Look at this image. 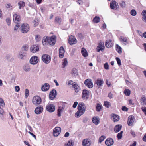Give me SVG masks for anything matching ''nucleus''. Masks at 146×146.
<instances>
[{"mask_svg":"<svg viewBox=\"0 0 146 146\" xmlns=\"http://www.w3.org/2000/svg\"><path fill=\"white\" fill-rule=\"evenodd\" d=\"M42 61L45 64H49L51 61V58L50 56L47 54H44L42 56Z\"/></svg>","mask_w":146,"mask_h":146,"instance_id":"nucleus-1","label":"nucleus"},{"mask_svg":"<svg viewBox=\"0 0 146 146\" xmlns=\"http://www.w3.org/2000/svg\"><path fill=\"white\" fill-rule=\"evenodd\" d=\"M64 110V103L63 102H60L58 104V115L59 116L61 115L62 113Z\"/></svg>","mask_w":146,"mask_h":146,"instance_id":"nucleus-2","label":"nucleus"},{"mask_svg":"<svg viewBox=\"0 0 146 146\" xmlns=\"http://www.w3.org/2000/svg\"><path fill=\"white\" fill-rule=\"evenodd\" d=\"M21 31L23 33H27L29 30V27L28 24L24 23L22 25L21 27Z\"/></svg>","mask_w":146,"mask_h":146,"instance_id":"nucleus-3","label":"nucleus"},{"mask_svg":"<svg viewBox=\"0 0 146 146\" xmlns=\"http://www.w3.org/2000/svg\"><path fill=\"white\" fill-rule=\"evenodd\" d=\"M41 102V98L38 96H35L33 97V98L32 102L35 105H38L40 104Z\"/></svg>","mask_w":146,"mask_h":146,"instance_id":"nucleus-4","label":"nucleus"},{"mask_svg":"<svg viewBox=\"0 0 146 146\" xmlns=\"http://www.w3.org/2000/svg\"><path fill=\"white\" fill-rule=\"evenodd\" d=\"M46 110L49 112H53L55 110L54 106L51 104H48L46 105Z\"/></svg>","mask_w":146,"mask_h":146,"instance_id":"nucleus-5","label":"nucleus"},{"mask_svg":"<svg viewBox=\"0 0 146 146\" xmlns=\"http://www.w3.org/2000/svg\"><path fill=\"white\" fill-rule=\"evenodd\" d=\"M30 50L32 53H36L39 50V46L37 45H32L30 48Z\"/></svg>","mask_w":146,"mask_h":146,"instance_id":"nucleus-6","label":"nucleus"},{"mask_svg":"<svg viewBox=\"0 0 146 146\" xmlns=\"http://www.w3.org/2000/svg\"><path fill=\"white\" fill-rule=\"evenodd\" d=\"M77 42V40L74 36L71 35L69 37L68 43L71 45L75 44Z\"/></svg>","mask_w":146,"mask_h":146,"instance_id":"nucleus-7","label":"nucleus"},{"mask_svg":"<svg viewBox=\"0 0 146 146\" xmlns=\"http://www.w3.org/2000/svg\"><path fill=\"white\" fill-rule=\"evenodd\" d=\"M110 7L112 9L116 10L119 8L118 3L115 0H113L110 2Z\"/></svg>","mask_w":146,"mask_h":146,"instance_id":"nucleus-8","label":"nucleus"},{"mask_svg":"<svg viewBox=\"0 0 146 146\" xmlns=\"http://www.w3.org/2000/svg\"><path fill=\"white\" fill-rule=\"evenodd\" d=\"M61 132V129L59 127H56L54 128L53 131V135L55 137H58L60 134Z\"/></svg>","mask_w":146,"mask_h":146,"instance_id":"nucleus-9","label":"nucleus"},{"mask_svg":"<svg viewBox=\"0 0 146 146\" xmlns=\"http://www.w3.org/2000/svg\"><path fill=\"white\" fill-rule=\"evenodd\" d=\"M38 61V58L37 56H33L30 60V63L31 64H36Z\"/></svg>","mask_w":146,"mask_h":146,"instance_id":"nucleus-10","label":"nucleus"},{"mask_svg":"<svg viewBox=\"0 0 146 146\" xmlns=\"http://www.w3.org/2000/svg\"><path fill=\"white\" fill-rule=\"evenodd\" d=\"M56 41V37L55 36H52L49 38L48 40V44L50 45H54Z\"/></svg>","mask_w":146,"mask_h":146,"instance_id":"nucleus-11","label":"nucleus"},{"mask_svg":"<svg viewBox=\"0 0 146 146\" xmlns=\"http://www.w3.org/2000/svg\"><path fill=\"white\" fill-rule=\"evenodd\" d=\"M85 85L89 88H91L93 87V85L92 80L89 79H86L84 82Z\"/></svg>","mask_w":146,"mask_h":146,"instance_id":"nucleus-12","label":"nucleus"},{"mask_svg":"<svg viewBox=\"0 0 146 146\" xmlns=\"http://www.w3.org/2000/svg\"><path fill=\"white\" fill-rule=\"evenodd\" d=\"M134 120L135 118L134 116L133 115L129 116L128 117L127 121V124L129 126H133Z\"/></svg>","mask_w":146,"mask_h":146,"instance_id":"nucleus-13","label":"nucleus"},{"mask_svg":"<svg viewBox=\"0 0 146 146\" xmlns=\"http://www.w3.org/2000/svg\"><path fill=\"white\" fill-rule=\"evenodd\" d=\"M43 111V106L41 105H40L36 108L35 110V112L36 114H39L41 113Z\"/></svg>","mask_w":146,"mask_h":146,"instance_id":"nucleus-14","label":"nucleus"},{"mask_svg":"<svg viewBox=\"0 0 146 146\" xmlns=\"http://www.w3.org/2000/svg\"><path fill=\"white\" fill-rule=\"evenodd\" d=\"M57 95L56 90L55 89H53L49 94V98L51 100L54 99Z\"/></svg>","mask_w":146,"mask_h":146,"instance_id":"nucleus-15","label":"nucleus"},{"mask_svg":"<svg viewBox=\"0 0 146 146\" xmlns=\"http://www.w3.org/2000/svg\"><path fill=\"white\" fill-rule=\"evenodd\" d=\"M114 141L113 139L111 138H107L105 141L106 145L108 146H110L113 144Z\"/></svg>","mask_w":146,"mask_h":146,"instance_id":"nucleus-16","label":"nucleus"},{"mask_svg":"<svg viewBox=\"0 0 146 146\" xmlns=\"http://www.w3.org/2000/svg\"><path fill=\"white\" fill-rule=\"evenodd\" d=\"M77 109L78 111L75 113V115L76 117L78 118L82 115L85 113V111L84 110H81L79 108H77Z\"/></svg>","mask_w":146,"mask_h":146,"instance_id":"nucleus-17","label":"nucleus"},{"mask_svg":"<svg viewBox=\"0 0 146 146\" xmlns=\"http://www.w3.org/2000/svg\"><path fill=\"white\" fill-rule=\"evenodd\" d=\"M89 93L88 91L85 90H83L82 93V98L84 99H88Z\"/></svg>","mask_w":146,"mask_h":146,"instance_id":"nucleus-18","label":"nucleus"},{"mask_svg":"<svg viewBox=\"0 0 146 146\" xmlns=\"http://www.w3.org/2000/svg\"><path fill=\"white\" fill-rule=\"evenodd\" d=\"M13 20L15 23H19L20 21V17L19 15L15 13L13 15Z\"/></svg>","mask_w":146,"mask_h":146,"instance_id":"nucleus-19","label":"nucleus"},{"mask_svg":"<svg viewBox=\"0 0 146 146\" xmlns=\"http://www.w3.org/2000/svg\"><path fill=\"white\" fill-rule=\"evenodd\" d=\"M105 48L104 45V43L103 42H100L99 43L98 46H97V51L98 52H99L100 50L102 51L104 50Z\"/></svg>","mask_w":146,"mask_h":146,"instance_id":"nucleus-20","label":"nucleus"},{"mask_svg":"<svg viewBox=\"0 0 146 146\" xmlns=\"http://www.w3.org/2000/svg\"><path fill=\"white\" fill-rule=\"evenodd\" d=\"M5 103L3 100L2 99H0V113L3 114V108L5 106Z\"/></svg>","mask_w":146,"mask_h":146,"instance_id":"nucleus-21","label":"nucleus"},{"mask_svg":"<svg viewBox=\"0 0 146 146\" xmlns=\"http://www.w3.org/2000/svg\"><path fill=\"white\" fill-rule=\"evenodd\" d=\"M59 56L60 58H63L64 56V48L62 46L59 50Z\"/></svg>","mask_w":146,"mask_h":146,"instance_id":"nucleus-22","label":"nucleus"},{"mask_svg":"<svg viewBox=\"0 0 146 146\" xmlns=\"http://www.w3.org/2000/svg\"><path fill=\"white\" fill-rule=\"evenodd\" d=\"M50 85L48 83H46L44 84L42 86L41 89L43 91H48L49 89Z\"/></svg>","mask_w":146,"mask_h":146,"instance_id":"nucleus-23","label":"nucleus"},{"mask_svg":"<svg viewBox=\"0 0 146 146\" xmlns=\"http://www.w3.org/2000/svg\"><path fill=\"white\" fill-rule=\"evenodd\" d=\"M96 84L99 88H100L102 86V84L104 83V81L102 79L98 78L96 81Z\"/></svg>","mask_w":146,"mask_h":146,"instance_id":"nucleus-24","label":"nucleus"},{"mask_svg":"<svg viewBox=\"0 0 146 146\" xmlns=\"http://www.w3.org/2000/svg\"><path fill=\"white\" fill-rule=\"evenodd\" d=\"M77 108L80 109L82 110H84L85 111L86 110V107L85 104L83 102H81L79 103L78 106Z\"/></svg>","mask_w":146,"mask_h":146,"instance_id":"nucleus-25","label":"nucleus"},{"mask_svg":"<svg viewBox=\"0 0 146 146\" xmlns=\"http://www.w3.org/2000/svg\"><path fill=\"white\" fill-rule=\"evenodd\" d=\"M105 45L106 47L110 48L113 46V44L111 41L110 40H107L105 43Z\"/></svg>","mask_w":146,"mask_h":146,"instance_id":"nucleus-26","label":"nucleus"},{"mask_svg":"<svg viewBox=\"0 0 146 146\" xmlns=\"http://www.w3.org/2000/svg\"><path fill=\"white\" fill-rule=\"evenodd\" d=\"M30 66L29 64H25L23 67V70L26 72L29 71L31 69Z\"/></svg>","mask_w":146,"mask_h":146,"instance_id":"nucleus-27","label":"nucleus"},{"mask_svg":"<svg viewBox=\"0 0 146 146\" xmlns=\"http://www.w3.org/2000/svg\"><path fill=\"white\" fill-rule=\"evenodd\" d=\"M100 118L98 117H94L92 118L93 122L95 125H98L100 122Z\"/></svg>","mask_w":146,"mask_h":146,"instance_id":"nucleus-28","label":"nucleus"},{"mask_svg":"<svg viewBox=\"0 0 146 146\" xmlns=\"http://www.w3.org/2000/svg\"><path fill=\"white\" fill-rule=\"evenodd\" d=\"M91 143L88 139H84L82 142V145L83 146H90Z\"/></svg>","mask_w":146,"mask_h":146,"instance_id":"nucleus-29","label":"nucleus"},{"mask_svg":"<svg viewBox=\"0 0 146 146\" xmlns=\"http://www.w3.org/2000/svg\"><path fill=\"white\" fill-rule=\"evenodd\" d=\"M111 116L114 122L118 121L119 119V116L116 114H111Z\"/></svg>","mask_w":146,"mask_h":146,"instance_id":"nucleus-30","label":"nucleus"},{"mask_svg":"<svg viewBox=\"0 0 146 146\" xmlns=\"http://www.w3.org/2000/svg\"><path fill=\"white\" fill-rule=\"evenodd\" d=\"M72 87L74 88L75 92L76 93L78 92L80 90L79 86L76 83L72 85Z\"/></svg>","mask_w":146,"mask_h":146,"instance_id":"nucleus-31","label":"nucleus"},{"mask_svg":"<svg viewBox=\"0 0 146 146\" xmlns=\"http://www.w3.org/2000/svg\"><path fill=\"white\" fill-rule=\"evenodd\" d=\"M81 53L83 56L84 57H86L88 55V54L86 49L84 48H82Z\"/></svg>","mask_w":146,"mask_h":146,"instance_id":"nucleus-32","label":"nucleus"},{"mask_svg":"<svg viewBox=\"0 0 146 146\" xmlns=\"http://www.w3.org/2000/svg\"><path fill=\"white\" fill-rule=\"evenodd\" d=\"M142 20L145 22L146 23V10H144L142 12Z\"/></svg>","mask_w":146,"mask_h":146,"instance_id":"nucleus-33","label":"nucleus"},{"mask_svg":"<svg viewBox=\"0 0 146 146\" xmlns=\"http://www.w3.org/2000/svg\"><path fill=\"white\" fill-rule=\"evenodd\" d=\"M48 37H44L42 40V43L43 45H46L48 44Z\"/></svg>","mask_w":146,"mask_h":146,"instance_id":"nucleus-34","label":"nucleus"},{"mask_svg":"<svg viewBox=\"0 0 146 146\" xmlns=\"http://www.w3.org/2000/svg\"><path fill=\"white\" fill-rule=\"evenodd\" d=\"M122 127L121 125H116L114 129V131L116 133L119 132L121 130Z\"/></svg>","mask_w":146,"mask_h":146,"instance_id":"nucleus-35","label":"nucleus"},{"mask_svg":"<svg viewBox=\"0 0 146 146\" xmlns=\"http://www.w3.org/2000/svg\"><path fill=\"white\" fill-rule=\"evenodd\" d=\"M18 5L19 6V9L23 8L25 6V3L22 1H20L18 3Z\"/></svg>","mask_w":146,"mask_h":146,"instance_id":"nucleus-36","label":"nucleus"},{"mask_svg":"<svg viewBox=\"0 0 146 146\" xmlns=\"http://www.w3.org/2000/svg\"><path fill=\"white\" fill-rule=\"evenodd\" d=\"M141 104L142 105H146V98L145 97H142L140 100Z\"/></svg>","mask_w":146,"mask_h":146,"instance_id":"nucleus-37","label":"nucleus"},{"mask_svg":"<svg viewBox=\"0 0 146 146\" xmlns=\"http://www.w3.org/2000/svg\"><path fill=\"white\" fill-rule=\"evenodd\" d=\"M72 74L73 76H76L78 74V73L77 69L74 68L72 69Z\"/></svg>","mask_w":146,"mask_h":146,"instance_id":"nucleus-38","label":"nucleus"},{"mask_svg":"<svg viewBox=\"0 0 146 146\" xmlns=\"http://www.w3.org/2000/svg\"><path fill=\"white\" fill-rule=\"evenodd\" d=\"M100 19L99 17L96 16L94 18L92 21L94 23H97L100 22Z\"/></svg>","mask_w":146,"mask_h":146,"instance_id":"nucleus-39","label":"nucleus"},{"mask_svg":"<svg viewBox=\"0 0 146 146\" xmlns=\"http://www.w3.org/2000/svg\"><path fill=\"white\" fill-rule=\"evenodd\" d=\"M74 142L72 140H70L66 144L64 145V146H73Z\"/></svg>","mask_w":146,"mask_h":146,"instance_id":"nucleus-40","label":"nucleus"},{"mask_svg":"<svg viewBox=\"0 0 146 146\" xmlns=\"http://www.w3.org/2000/svg\"><path fill=\"white\" fill-rule=\"evenodd\" d=\"M106 137L105 136L102 135L98 139V143H101L106 138Z\"/></svg>","mask_w":146,"mask_h":146,"instance_id":"nucleus-41","label":"nucleus"},{"mask_svg":"<svg viewBox=\"0 0 146 146\" xmlns=\"http://www.w3.org/2000/svg\"><path fill=\"white\" fill-rule=\"evenodd\" d=\"M116 50L119 53H122V48L118 44H116Z\"/></svg>","mask_w":146,"mask_h":146,"instance_id":"nucleus-42","label":"nucleus"},{"mask_svg":"<svg viewBox=\"0 0 146 146\" xmlns=\"http://www.w3.org/2000/svg\"><path fill=\"white\" fill-rule=\"evenodd\" d=\"M29 46L27 44L23 45L22 48V50L25 51H27L28 50Z\"/></svg>","mask_w":146,"mask_h":146,"instance_id":"nucleus-43","label":"nucleus"},{"mask_svg":"<svg viewBox=\"0 0 146 146\" xmlns=\"http://www.w3.org/2000/svg\"><path fill=\"white\" fill-rule=\"evenodd\" d=\"M6 7L7 9H12L13 8V6L9 3H6Z\"/></svg>","mask_w":146,"mask_h":146,"instance_id":"nucleus-44","label":"nucleus"},{"mask_svg":"<svg viewBox=\"0 0 146 146\" xmlns=\"http://www.w3.org/2000/svg\"><path fill=\"white\" fill-rule=\"evenodd\" d=\"M124 93L126 96H129L130 94V91L129 89H125L124 91Z\"/></svg>","mask_w":146,"mask_h":146,"instance_id":"nucleus-45","label":"nucleus"},{"mask_svg":"<svg viewBox=\"0 0 146 146\" xmlns=\"http://www.w3.org/2000/svg\"><path fill=\"white\" fill-rule=\"evenodd\" d=\"M102 108V106L99 104H97L96 107V110L98 112L100 111Z\"/></svg>","mask_w":146,"mask_h":146,"instance_id":"nucleus-46","label":"nucleus"},{"mask_svg":"<svg viewBox=\"0 0 146 146\" xmlns=\"http://www.w3.org/2000/svg\"><path fill=\"white\" fill-rule=\"evenodd\" d=\"M55 21L56 23L59 24L61 21V19L59 17H57L55 18Z\"/></svg>","mask_w":146,"mask_h":146,"instance_id":"nucleus-47","label":"nucleus"},{"mask_svg":"<svg viewBox=\"0 0 146 146\" xmlns=\"http://www.w3.org/2000/svg\"><path fill=\"white\" fill-rule=\"evenodd\" d=\"M25 56L24 53H23L22 51H21L19 52V58L22 59Z\"/></svg>","mask_w":146,"mask_h":146,"instance_id":"nucleus-48","label":"nucleus"},{"mask_svg":"<svg viewBox=\"0 0 146 146\" xmlns=\"http://www.w3.org/2000/svg\"><path fill=\"white\" fill-rule=\"evenodd\" d=\"M17 23V24L15 26L14 29V30L15 32L17 31V30L18 29V28H19L20 25L19 23Z\"/></svg>","mask_w":146,"mask_h":146,"instance_id":"nucleus-49","label":"nucleus"},{"mask_svg":"<svg viewBox=\"0 0 146 146\" xmlns=\"http://www.w3.org/2000/svg\"><path fill=\"white\" fill-rule=\"evenodd\" d=\"M35 38L36 41L37 42H38L41 40L40 36L39 35H37L35 36Z\"/></svg>","mask_w":146,"mask_h":146,"instance_id":"nucleus-50","label":"nucleus"},{"mask_svg":"<svg viewBox=\"0 0 146 146\" xmlns=\"http://www.w3.org/2000/svg\"><path fill=\"white\" fill-rule=\"evenodd\" d=\"M119 39L121 42H126L127 41V38L124 37L123 36H121Z\"/></svg>","mask_w":146,"mask_h":146,"instance_id":"nucleus-51","label":"nucleus"},{"mask_svg":"<svg viewBox=\"0 0 146 146\" xmlns=\"http://www.w3.org/2000/svg\"><path fill=\"white\" fill-rule=\"evenodd\" d=\"M123 133V131H121L119 133H118L117 136V137L118 138V139L119 140L121 139L122 137V134Z\"/></svg>","mask_w":146,"mask_h":146,"instance_id":"nucleus-52","label":"nucleus"},{"mask_svg":"<svg viewBox=\"0 0 146 146\" xmlns=\"http://www.w3.org/2000/svg\"><path fill=\"white\" fill-rule=\"evenodd\" d=\"M6 21L8 26H10L11 24V20L9 18H7L6 20Z\"/></svg>","mask_w":146,"mask_h":146,"instance_id":"nucleus-53","label":"nucleus"},{"mask_svg":"<svg viewBox=\"0 0 146 146\" xmlns=\"http://www.w3.org/2000/svg\"><path fill=\"white\" fill-rule=\"evenodd\" d=\"M25 98H27L29 95V91L28 89H25Z\"/></svg>","mask_w":146,"mask_h":146,"instance_id":"nucleus-54","label":"nucleus"},{"mask_svg":"<svg viewBox=\"0 0 146 146\" xmlns=\"http://www.w3.org/2000/svg\"><path fill=\"white\" fill-rule=\"evenodd\" d=\"M104 105L106 107L109 108L110 106V104L109 102L105 101L104 102Z\"/></svg>","mask_w":146,"mask_h":146,"instance_id":"nucleus-55","label":"nucleus"},{"mask_svg":"<svg viewBox=\"0 0 146 146\" xmlns=\"http://www.w3.org/2000/svg\"><path fill=\"white\" fill-rule=\"evenodd\" d=\"M120 5L121 7L123 8L125 7L126 4L125 2L123 1H122L120 3Z\"/></svg>","mask_w":146,"mask_h":146,"instance_id":"nucleus-56","label":"nucleus"},{"mask_svg":"<svg viewBox=\"0 0 146 146\" xmlns=\"http://www.w3.org/2000/svg\"><path fill=\"white\" fill-rule=\"evenodd\" d=\"M75 82H74L70 80H69L68 82L66 83V84L68 85H72V86L75 84Z\"/></svg>","mask_w":146,"mask_h":146,"instance_id":"nucleus-57","label":"nucleus"},{"mask_svg":"<svg viewBox=\"0 0 146 146\" xmlns=\"http://www.w3.org/2000/svg\"><path fill=\"white\" fill-rule=\"evenodd\" d=\"M33 23L34 24V27H35L38 24V23L37 19H35L34 21H33Z\"/></svg>","mask_w":146,"mask_h":146,"instance_id":"nucleus-58","label":"nucleus"},{"mask_svg":"<svg viewBox=\"0 0 146 146\" xmlns=\"http://www.w3.org/2000/svg\"><path fill=\"white\" fill-rule=\"evenodd\" d=\"M115 59H116V60L117 61V62L118 65L119 66L121 65V61L120 59H119V58L118 57H116L115 58Z\"/></svg>","mask_w":146,"mask_h":146,"instance_id":"nucleus-59","label":"nucleus"},{"mask_svg":"<svg viewBox=\"0 0 146 146\" xmlns=\"http://www.w3.org/2000/svg\"><path fill=\"white\" fill-rule=\"evenodd\" d=\"M131 14L133 16H135L136 15V12L135 10H132L131 11Z\"/></svg>","mask_w":146,"mask_h":146,"instance_id":"nucleus-60","label":"nucleus"},{"mask_svg":"<svg viewBox=\"0 0 146 146\" xmlns=\"http://www.w3.org/2000/svg\"><path fill=\"white\" fill-rule=\"evenodd\" d=\"M104 68L106 70H108L109 69V65L107 63H106L104 64Z\"/></svg>","mask_w":146,"mask_h":146,"instance_id":"nucleus-61","label":"nucleus"},{"mask_svg":"<svg viewBox=\"0 0 146 146\" xmlns=\"http://www.w3.org/2000/svg\"><path fill=\"white\" fill-rule=\"evenodd\" d=\"M128 109L125 106H123L122 108V110L123 111H128Z\"/></svg>","mask_w":146,"mask_h":146,"instance_id":"nucleus-62","label":"nucleus"},{"mask_svg":"<svg viewBox=\"0 0 146 146\" xmlns=\"http://www.w3.org/2000/svg\"><path fill=\"white\" fill-rule=\"evenodd\" d=\"M142 111L144 112L145 114L146 115V107H143L141 108Z\"/></svg>","mask_w":146,"mask_h":146,"instance_id":"nucleus-63","label":"nucleus"},{"mask_svg":"<svg viewBox=\"0 0 146 146\" xmlns=\"http://www.w3.org/2000/svg\"><path fill=\"white\" fill-rule=\"evenodd\" d=\"M130 133L134 137H135V132L133 130H131Z\"/></svg>","mask_w":146,"mask_h":146,"instance_id":"nucleus-64","label":"nucleus"}]
</instances>
